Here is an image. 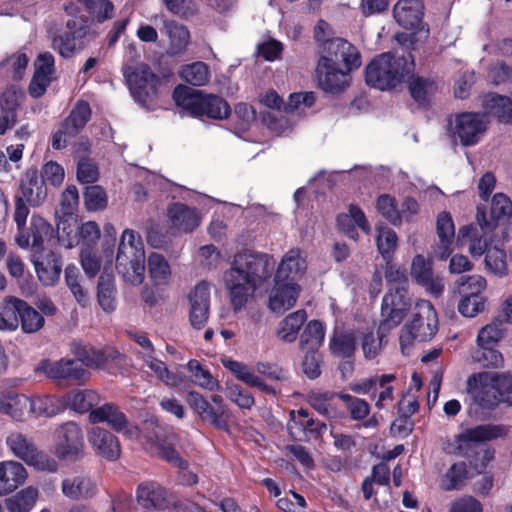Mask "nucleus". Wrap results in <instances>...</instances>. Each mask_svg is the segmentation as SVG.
Instances as JSON below:
<instances>
[{"label": "nucleus", "mask_w": 512, "mask_h": 512, "mask_svg": "<svg viewBox=\"0 0 512 512\" xmlns=\"http://www.w3.org/2000/svg\"><path fill=\"white\" fill-rule=\"evenodd\" d=\"M275 268L273 256L252 249L234 254L224 282L234 312H239L253 298L255 291L268 280Z\"/></svg>", "instance_id": "1"}, {"label": "nucleus", "mask_w": 512, "mask_h": 512, "mask_svg": "<svg viewBox=\"0 0 512 512\" xmlns=\"http://www.w3.org/2000/svg\"><path fill=\"white\" fill-rule=\"evenodd\" d=\"M360 65V54L355 46L344 39L329 41L320 50L316 67L318 83L324 91H341L349 84V71Z\"/></svg>", "instance_id": "2"}, {"label": "nucleus", "mask_w": 512, "mask_h": 512, "mask_svg": "<svg viewBox=\"0 0 512 512\" xmlns=\"http://www.w3.org/2000/svg\"><path fill=\"white\" fill-rule=\"evenodd\" d=\"M411 55L396 57L390 52L382 53L371 60L365 69L366 83L385 91L397 87L413 73Z\"/></svg>", "instance_id": "3"}, {"label": "nucleus", "mask_w": 512, "mask_h": 512, "mask_svg": "<svg viewBox=\"0 0 512 512\" xmlns=\"http://www.w3.org/2000/svg\"><path fill=\"white\" fill-rule=\"evenodd\" d=\"M116 269L131 285H140L145 279V249L138 232L125 229L119 240Z\"/></svg>", "instance_id": "4"}, {"label": "nucleus", "mask_w": 512, "mask_h": 512, "mask_svg": "<svg viewBox=\"0 0 512 512\" xmlns=\"http://www.w3.org/2000/svg\"><path fill=\"white\" fill-rule=\"evenodd\" d=\"M467 393L473 402L483 409H493L512 392V375L480 372L467 379Z\"/></svg>", "instance_id": "5"}, {"label": "nucleus", "mask_w": 512, "mask_h": 512, "mask_svg": "<svg viewBox=\"0 0 512 512\" xmlns=\"http://www.w3.org/2000/svg\"><path fill=\"white\" fill-rule=\"evenodd\" d=\"M173 99L177 106L183 108L192 116H207L222 120L231 113L229 104L221 97L205 94L185 85H178L174 89Z\"/></svg>", "instance_id": "6"}, {"label": "nucleus", "mask_w": 512, "mask_h": 512, "mask_svg": "<svg viewBox=\"0 0 512 512\" xmlns=\"http://www.w3.org/2000/svg\"><path fill=\"white\" fill-rule=\"evenodd\" d=\"M438 319L432 304L427 300H418L412 320L402 328L399 342L403 354H409L415 341L430 340L436 333Z\"/></svg>", "instance_id": "7"}, {"label": "nucleus", "mask_w": 512, "mask_h": 512, "mask_svg": "<svg viewBox=\"0 0 512 512\" xmlns=\"http://www.w3.org/2000/svg\"><path fill=\"white\" fill-rule=\"evenodd\" d=\"M488 124L486 114L463 112L449 118L447 134L454 144L474 146L486 133Z\"/></svg>", "instance_id": "8"}, {"label": "nucleus", "mask_w": 512, "mask_h": 512, "mask_svg": "<svg viewBox=\"0 0 512 512\" xmlns=\"http://www.w3.org/2000/svg\"><path fill=\"white\" fill-rule=\"evenodd\" d=\"M124 76L131 94L139 103L147 105L157 95L160 79L146 64L137 63L126 66Z\"/></svg>", "instance_id": "9"}, {"label": "nucleus", "mask_w": 512, "mask_h": 512, "mask_svg": "<svg viewBox=\"0 0 512 512\" xmlns=\"http://www.w3.org/2000/svg\"><path fill=\"white\" fill-rule=\"evenodd\" d=\"M6 445L15 457L38 470L49 472L57 470L56 462L38 451L34 443L21 432H10L6 437Z\"/></svg>", "instance_id": "10"}, {"label": "nucleus", "mask_w": 512, "mask_h": 512, "mask_svg": "<svg viewBox=\"0 0 512 512\" xmlns=\"http://www.w3.org/2000/svg\"><path fill=\"white\" fill-rule=\"evenodd\" d=\"M84 435L75 422H66L55 431V455L64 461H76L83 456Z\"/></svg>", "instance_id": "11"}, {"label": "nucleus", "mask_w": 512, "mask_h": 512, "mask_svg": "<svg viewBox=\"0 0 512 512\" xmlns=\"http://www.w3.org/2000/svg\"><path fill=\"white\" fill-rule=\"evenodd\" d=\"M409 307V298L404 287L391 288L382 301L381 313L383 321L379 331L384 333L399 325Z\"/></svg>", "instance_id": "12"}, {"label": "nucleus", "mask_w": 512, "mask_h": 512, "mask_svg": "<svg viewBox=\"0 0 512 512\" xmlns=\"http://www.w3.org/2000/svg\"><path fill=\"white\" fill-rule=\"evenodd\" d=\"M37 371L43 372L48 378L53 380H72L75 382H84L88 378V373L82 365L74 360L61 359L59 361L43 360L37 366Z\"/></svg>", "instance_id": "13"}, {"label": "nucleus", "mask_w": 512, "mask_h": 512, "mask_svg": "<svg viewBox=\"0 0 512 512\" xmlns=\"http://www.w3.org/2000/svg\"><path fill=\"white\" fill-rule=\"evenodd\" d=\"M410 274L419 285L435 297H439L444 291V281L433 272L432 261L423 255L414 256L411 263Z\"/></svg>", "instance_id": "14"}, {"label": "nucleus", "mask_w": 512, "mask_h": 512, "mask_svg": "<svg viewBox=\"0 0 512 512\" xmlns=\"http://www.w3.org/2000/svg\"><path fill=\"white\" fill-rule=\"evenodd\" d=\"M300 292L301 287L298 283L278 281L274 277V285L268 297V308L274 313H283L295 306Z\"/></svg>", "instance_id": "15"}, {"label": "nucleus", "mask_w": 512, "mask_h": 512, "mask_svg": "<svg viewBox=\"0 0 512 512\" xmlns=\"http://www.w3.org/2000/svg\"><path fill=\"white\" fill-rule=\"evenodd\" d=\"M189 321L195 329H202L209 317L210 284L200 282L188 294Z\"/></svg>", "instance_id": "16"}, {"label": "nucleus", "mask_w": 512, "mask_h": 512, "mask_svg": "<svg viewBox=\"0 0 512 512\" xmlns=\"http://www.w3.org/2000/svg\"><path fill=\"white\" fill-rule=\"evenodd\" d=\"M306 270V254L299 248H292L282 256L274 277L278 281L297 283L304 276Z\"/></svg>", "instance_id": "17"}, {"label": "nucleus", "mask_w": 512, "mask_h": 512, "mask_svg": "<svg viewBox=\"0 0 512 512\" xmlns=\"http://www.w3.org/2000/svg\"><path fill=\"white\" fill-rule=\"evenodd\" d=\"M89 418L93 423L106 422L115 431L123 433L129 438L138 436V429L129 425L125 415L112 404H105L93 409L90 412Z\"/></svg>", "instance_id": "18"}, {"label": "nucleus", "mask_w": 512, "mask_h": 512, "mask_svg": "<svg viewBox=\"0 0 512 512\" xmlns=\"http://www.w3.org/2000/svg\"><path fill=\"white\" fill-rule=\"evenodd\" d=\"M25 94L19 87L12 85L3 91L0 97V135L11 129L17 121L16 111L23 101Z\"/></svg>", "instance_id": "19"}, {"label": "nucleus", "mask_w": 512, "mask_h": 512, "mask_svg": "<svg viewBox=\"0 0 512 512\" xmlns=\"http://www.w3.org/2000/svg\"><path fill=\"white\" fill-rule=\"evenodd\" d=\"M436 233L438 242L433 253L436 258L446 260L452 253L455 239V225L448 212H441L436 220Z\"/></svg>", "instance_id": "20"}, {"label": "nucleus", "mask_w": 512, "mask_h": 512, "mask_svg": "<svg viewBox=\"0 0 512 512\" xmlns=\"http://www.w3.org/2000/svg\"><path fill=\"white\" fill-rule=\"evenodd\" d=\"M51 225L41 216L32 215L29 228H25L16 237V243L21 248L42 247L44 241L51 235Z\"/></svg>", "instance_id": "21"}, {"label": "nucleus", "mask_w": 512, "mask_h": 512, "mask_svg": "<svg viewBox=\"0 0 512 512\" xmlns=\"http://www.w3.org/2000/svg\"><path fill=\"white\" fill-rule=\"evenodd\" d=\"M88 441L95 452L107 460H116L120 456L119 440L107 430L92 428L88 433Z\"/></svg>", "instance_id": "22"}, {"label": "nucleus", "mask_w": 512, "mask_h": 512, "mask_svg": "<svg viewBox=\"0 0 512 512\" xmlns=\"http://www.w3.org/2000/svg\"><path fill=\"white\" fill-rule=\"evenodd\" d=\"M508 433V428L500 424H485L466 429L458 435L457 442L459 448L468 447L472 443L491 441L504 437Z\"/></svg>", "instance_id": "23"}, {"label": "nucleus", "mask_w": 512, "mask_h": 512, "mask_svg": "<svg viewBox=\"0 0 512 512\" xmlns=\"http://www.w3.org/2000/svg\"><path fill=\"white\" fill-rule=\"evenodd\" d=\"M339 393L313 390L308 393L307 401L319 414L327 418L342 417L344 412L339 407Z\"/></svg>", "instance_id": "24"}, {"label": "nucleus", "mask_w": 512, "mask_h": 512, "mask_svg": "<svg viewBox=\"0 0 512 512\" xmlns=\"http://www.w3.org/2000/svg\"><path fill=\"white\" fill-rule=\"evenodd\" d=\"M20 190L23 199L33 207L41 206L47 198V187L34 169L27 170L21 180Z\"/></svg>", "instance_id": "25"}, {"label": "nucleus", "mask_w": 512, "mask_h": 512, "mask_svg": "<svg viewBox=\"0 0 512 512\" xmlns=\"http://www.w3.org/2000/svg\"><path fill=\"white\" fill-rule=\"evenodd\" d=\"M171 227L180 232H192L201 222V216L194 208L175 203L168 209Z\"/></svg>", "instance_id": "26"}, {"label": "nucleus", "mask_w": 512, "mask_h": 512, "mask_svg": "<svg viewBox=\"0 0 512 512\" xmlns=\"http://www.w3.org/2000/svg\"><path fill=\"white\" fill-rule=\"evenodd\" d=\"M0 413L21 421L30 415V397L14 391L0 392Z\"/></svg>", "instance_id": "27"}, {"label": "nucleus", "mask_w": 512, "mask_h": 512, "mask_svg": "<svg viewBox=\"0 0 512 512\" xmlns=\"http://www.w3.org/2000/svg\"><path fill=\"white\" fill-rule=\"evenodd\" d=\"M137 502L145 509L154 510L166 509L170 504L166 490L154 482L139 485Z\"/></svg>", "instance_id": "28"}, {"label": "nucleus", "mask_w": 512, "mask_h": 512, "mask_svg": "<svg viewBox=\"0 0 512 512\" xmlns=\"http://www.w3.org/2000/svg\"><path fill=\"white\" fill-rule=\"evenodd\" d=\"M27 478L24 466L16 461H3L0 463V496L16 490Z\"/></svg>", "instance_id": "29"}, {"label": "nucleus", "mask_w": 512, "mask_h": 512, "mask_svg": "<svg viewBox=\"0 0 512 512\" xmlns=\"http://www.w3.org/2000/svg\"><path fill=\"white\" fill-rule=\"evenodd\" d=\"M337 225L339 229L353 240L358 239L355 227H359L365 234H370L371 228L364 212L355 205H350L348 211L338 215Z\"/></svg>", "instance_id": "30"}, {"label": "nucleus", "mask_w": 512, "mask_h": 512, "mask_svg": "<svg viewBox=\"0 0 512 512\" xmlns=\"http://www.w3.org/2000/svg\"><path fill=\"white\" fill-rule=\"evenodd\" d=\"M393 16L404 28H415L422 21L423 4L421 0H399L394 6Z\"/></svg>", "instance_id": "31"}, {"label": "nucleus", "mask_w": 512, "mask_h": 512, "mask_svg": "<svg viewBox=\"0 0 512 512\" xmlns=\"http://www.w3.org/2000/svg\"><path fill=\"white\" fill-rule=\"evenodd\" d=\"M490 214L492 220H487L484 212L477 213V221L483 230L494 229L496 220H506L512 215V202L509 197L503 193L495 194L492 198Z\"/></svg>", "instance_id": "32"}, {"label": "nucleus", "mask_w": 512, "mask_h": 512, "mask_svg": "<svg viewBox=\"0 0 512 512\" xmlns=\"http://www.w3.org/2000/svg\"><path fill=\"white\" fill-rule=\"evenodd\" d=\"M163 31L169 39L168 51L171 55H179L186 51L190 43V32L186 26L174 20L162 18Z\"/></svg>", "instance_id": "33"}, {"label": "nucleus", "mask_w": 512, "mask_h": 512, "mask_svg": "<svg viewBox=\"0 0 512 512\" xmlns=\"http://www.w3.org/2000/svg\"><path fill=\"white\" fill-rule=\"evenodd\" d=\"M97 486L90 478L73 476L63 480L62 492L72 500L88 499L96 494Z\"/></svg>", "instance_id": "34"}, {"label": "nucleus", "mask_w": 512, "mask_h": 512, "mask_svg": "<svg viewBox=\"0 0 512 512\" xmlns=\"http://www.w3.org/2000/svg\"><path fill=\"white\" fill-rule=\"evenodd\" d=\"M306 320L307 313L303 309L288 314L278 323L276 328L277 337L286 343L294 342Z\"/></svg>", "instance_id": "35"}, {"label": "nucleus", "mask_w": 512, "mask_h": 512, "mask_svg": "<svg viewBox=\"0 0 512 512\" xmlns=\"http://www.w3.org/2000/svg\"><path fill=\"white\" fill-rule=\"evenodd\" d=\"M222 364L226 369L231 371L239 381L246 385L257 387L268 393L274 392L273 389L266 385L247 364L232 359H223Z\"/></svg>", "instance_id": "36"}, {"label": "nucleus", "mask_w": 512, "mask_h": 512, "mask_svg": "<svg viewBox=\"0 0 512 512\" xmlns=\"http://www.w3.org/2000/svg\"><path fill=\"white\" fill-rule=\"evenodd\" d=\"M34 267L43 285L53 286L58 282L62 265L56 254L49 253L40 260H34Z\"/></svg>", "instance_id": "37"}, {"label": "nucleus", "mask_w": 512, "mask_h": 512, "mask_svg": "<svg viewBox=\"0 0 512 512\" xmlns=\"http://www.w3.org/2000/svg\"><path fill=\"white\" fill-rule=\"evenodd\" d=\"M326 425L316 422L312 418H299L290 420L288 430L290 435L298 441H307L319 436Z\"/></svg>", "instance_id": "38"}, {"label": "nucleus", "mask_w": 512, "mask_h": 512, "mask_svg": "<svg viewBox=\"0 0 512 512\" xmlns=\"http://www.w3.org/2000/svg\"><path fill=\"white\" fill-rule=\"evenodd\" d=\"M23 300L7 297L0 305V330L14 331L19 326Z\"/></svg>", "instance_id": "39"}, {"label": "nucleus", "mask_w": 512, "mask_h": 512, "mask_svg": "<svg viewBox=\"0 0 512 512\" xmlns=\"http://www.w3.org/2000/svg\"><path fill=\"white\" fill-rule=\"evenodd\" d=\"M472 477L465 462L452 464L440 479V488L444 491L460 489Z\"/></svg>", "instance_id": "40"}, {"label": "nucleus", "mask_w": 512, "mask_h": 512, "mask_svg": "<svg viewBox=\"0 0 512 512\" xmlns=\"http://www.w3.org/2000/svg\"><path fill=\"white\" fill-rule=\"evenodd\" d=\"M148 274L151 281L157 286H165L170 282L172 271L166 258L153 252L147 259Z\"/></svg>", "instance_id": "41"}, {"label": "nucleus", "mask_w": 512, "mask_h": 512, "mask_svg": "<svg viewBox=\"0 0 512 512\" xmlns=\"http://www.w3.org/2000/svg\"><path fill=\"white\" fill-rule=\"evenodd\" d=\"M483 107L503 121H512V99L509 97L489 93L483 97Z\"/></svg>", "instance_id": "42"}, {"label": "nucleus", "mask_w": 512, "mask_h": 512, "mask_svg": "<svg viewBox=\"0 0 512 512\" xmlns=\"http://www.w3.org/2000/svg\"><path fill=\"white\" fill-rule=\"evenodd\" d=\"M325 328L322 322L311 320L305 326L300 337L301 350L318 351L323 344Z\"/></svg>", "instance_id": "43"}, {"label": "nucleus", "mask_w": 512, "mask_h": 512, "mask_svg": "<svg viewBox=\"0 0 512 512\" xmlns=\"http://www.w3.org/2000/svg\"><path fill=\"white\" fill-rule=\"evenodd\" d=\"M79 149L76 150L77 163V179L83 184H90L97 181L99 177V171L95 163L86 157L81 155V152L85 153L88 151V144L86 142H80Z\"/></svg>", "instance_id": "44"}, {"label": "nucleus", "mask_w": 512, "mask_h": 512, "mask_svg": "<svg viewBox=\"0 0 512 512\" xmlns=\"http://www.w3.org/2000/svg\"><path fill=\"white\" fill-rule=\"evenodd\" d=\"M188 405L199 414L204 420L209 421L214 426H222L219 414L221 410H214L213 406L198 392L191 391L187 396Z\"/></svg>", "instance_id": "45"}, {"label": "nucleus", "mask_w": 512, "mask_h": 512, "mask_svg": "<svg viewBox=\"0 0 512 512\" xmlns=\"http://www.w3.org/2000/svg\"><path fill=\"white\" fill-rule=\"evenodd\" d=\"M90 116L91 110L89 104L80 101L75 105L62 125L70 136H76L84 128Z\"/></svg>", "instance_id": "46"}, {"label": "nucleus", "mask_w": 512, "mask_h": 512, "mask_svg": "<svg viewBox=\"0 0 512 512\" xmlns=\"http://www.w3.org/2000/svg\"><path fill=\"white\" fill-rule=\"evenodd\" d=\"M65 408L64 400L55 396H35L30 398V414L54 416Z\"/></svg>", "instance_id": "47"}, {"label": "nucleus", "mask_w": 512, "mask_h": 512, "mask_svg": "<svg viewBox=\"0 0 512 512\" xmlns=\"http://www.w3.org/2000/svg\"><path fill=\"white\" fill-rule=\"evenodd\" d=\"M79 205V194L75 186L70 185L62 192L59 209L56 211V215L61 217L72 216ZM58 230L63 233L66 231V220L60 219L58 224Z\"/></svg>", "instance_id": "48"}, {"label": "nucleus", "mask_w": 512, "mask_h": 512, "mask_svg": "<svg viewBox=\"0 0 512 512\" xmlns=\"http://www.w3.org/2000/svg\"><path fill=\"white\" fill-rule=\"evenodd\" d=\"M38 498V490L27 487L5 500L9 512H29Z\"/></svg>", "instance_id": "49"}, {"label": "nucleus", "mask_w": 512, "mask_h": 512, "mask_svg": "<svg viewBox=\"0 0 512 512\" xmlns=\"http://www.w3.org/2000/svg\"><path fill=\"white\" fill-rule=\"evenodd\" d=\"M179 76L193 86H203L208 83L210 72L206 63L198 61L182 66L179 70Z\"/></svg>", "instance_id": "50"}, {"label": "nucleus", "mask_w": 512, "mask_h": 512, "mask_svg": "<svg viewBox=\"0 0 512 512\" xmlns=\"http://www.w3.org/2000/svg\"><path fill=\"white\" fill-rule=\"evenodd\" d=\"M187 367L195 384L211 392L220 390L218 380L212 376L209 369L202 366L197 360L189 361Z\"/></svg>", "instance_id": "51"}, {"label": "nucleus", "mask_w": 512, "mask_h": 512, "mask_svg": "<svg viewBox=\"0 0 512 512\" xmlns=\"http://www.w3.org/2000/svg\"><path fill=\"white\" fill-rule=\"evenodd\" d=\"M141 358L144 364L155 373L157 378L170 386H177L181 383V379L170 372L166 366V364L155 358L153 353H142Z\"/></svg>", "instance_id": "52"}, {"label": "nucleus", "mask_w": 512, "mask_h": 512, "mask_svg": "<svg viewBox=\"0 0 512 512\" xmlns=\"http://www.w3.org/2000/svg\"><path fill=\"white\" fill-rule=\"evenodd\" d=\"M98 399L97 394L91 390H75L66 395L64 405L73 410L84 413L89 411Z\"/></svg>", "instance_id": "53"}, {"label": "nucleus", "mask_w": 512, "mask_h": 512, "mask_svg": "<svg viewBox=\"0 0 512 512\" xmlns=\"http://www.w3.org/2000/svg\"><path fill=\"white\" fill-rule=\"evenodd\" d=\"M376 232V244L379 253L384 259L391 258L397 248V234L391 228L383 225L377 226Z\"/></svg>", "instance_id": "54"}, {"label": "nucleus", "mask_w": 512, "mask_h": 512, "mask_svg": "<svg viewBox=\"0 0 512 512\" xmlns=\"http://www.w3.org/2000/svg\"><path fill=\"white\" fill-rule=\"evenodd\" d=\"M98 302L104 311L115 309V286L111 274H102L98 284Z\"/></svg>", "instance_id": "55"}, {"label": "nucleus", "mask_w": 512, "mask_h": 512, "mask_svg": "<svg viewBox=\"0 0 512 512\" xmlns=\"http://www.w3.org/2000/svg\"><path fill=\"white\" fill-rule=\"evenodd\" d=\"M394 380V374L374 375L356 382H352L349 388L351 391L358 394H369L376 391L377 387L384 386L385 382H392Z\"/></svg>", "instance_id": "56"}, {"label": "nucleus", "mask_w": 512, "mask_h": 512, "mask_svg": "<svg viewBox=\"0 0 512 512\" xmlns=\"http://www.w3.org/2000/svg\"><path fill=\"white\" fill-rule=\"evenodd\" d=\"M471 357L474 362L487 368H501L504 363L502 354L491 346H478Z\"/></svg>", "instance_id": "57"}, {"label": "nucleus", "mask_w": 512, "mask_h": 512, "mask_svg": "<svg viewBox=\"0 0 512 512\" xmlns=\"http://www.w3.org/2000/svg\"><path fill=\"white\" fill-rule=\"evenodd\" d=\"M84 205L88 211H102L107 207L108 197L104 189L99 185L86 187L84 193Z\"/></svg>", "instance_id": "58"}, {"label": "nucleus", "mask_w": 512, "mask_h": 512, "mask_svg": "<svg viewBox=\"0 0 512 512\" xmlns=\"http://www.w3.org/2000/svg\"><path fill=\"white\" fill-rule=\"evenodd\" d=\"M21 329L24 333H36L45 323L44 317L23 301L20 314Z\"/></svg>", "instance_id": "59"}, {"label": "nucleus", "mask_w": 512, "mask_h": 512, "mask_svg": "<svg viewBox=\"0 0 512 512\" xmlns=\"http://www.w3.org/2000/svg\"><path fill=\"white\" fill-rule=\"evenodd\" d=\"M29 62V58L24 52L18 51L13 55L7 57L1 66L5 69L13 79H21L25 73Z\"/></svg>", "instance_id": "60"}, {"label": "nucleus", "mask_w": 512, "mask_h": 512, "mask_svg": "<svg viewBox=\"0 0 512 512\" xmlns=\"http://www.w3.org/2000/svg\"><path fill=\"white\" fill-rule=\"evenodd\" d=\"M330 349L334 355L349 357L355 349V338L351 333H335L330 340Z\"/></svg>", "instance_id": "61"}, {"label": "nucleus", "mask_w": 512, "mask_h": 512, "mask_svg": "<svg viewBox=\"0 0 512 512\" xmlns=\"http://www.w3.org/2000/svg\"><path fill=\"white\" fill-rule=\"evenodd\" d=\"M485 267L491 273L503 276L507 272L506 254L502 249L491 247L485 255Z\"/></svg>", "instance_id": "62"}, {"label": "nucleus", "mask_w": 512, "mask_h": 512, "mask_svg": "<svg viewBox=\"0 0 512 512\" xmlns=\"http://www.w3.org/2000/svg\"><path fill=\"white\" fill-rule=\"evenodd\" d=\"M406 80L409 81V90L411 96L417 102L426 101L427 97L435 91V85L433 82L425 80L420 77H415L412 73Z\"/></svg>", "instance_id": "63"}, {"label": "nucleus", "mask_w": 512, "mask_h": 512, "mask_svg": "<svg viewBox=\"0 0 512 512\" xmlns=\"http://www.w3.org/2000/svg\"><path fill=\"white\" fill-rule=\"evenodd\" d=\"M316 96L313 92L293 93L289 96L288 102L285 103L284 110L286 112H304L313 106Z\"/></svg>", "instance_id": "64"}]
</instances>
